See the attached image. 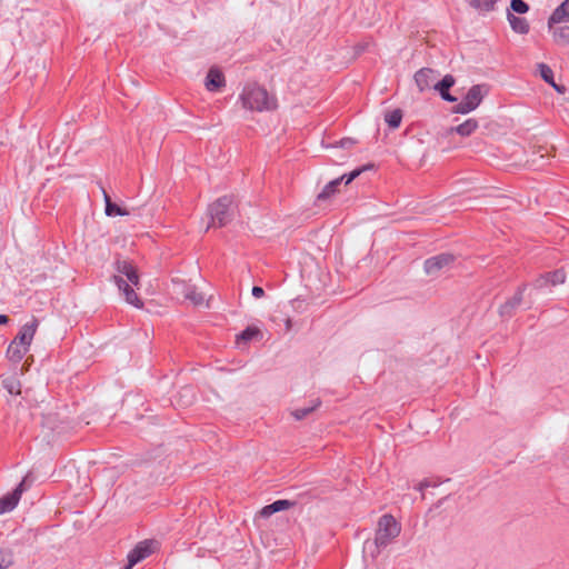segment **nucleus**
Segmentation results:
<instances>
[{"label": "nucleus", "mask_w": 569, "mask_h": 569, "mask_svg": "<svg viewBox=\"0 0 569 569\" xmlns=\"http://www.w3.org/2000/svg\"><path fill=\"white\" fill-rule=\"evenodd\" d=\"M296 505V501H292V500H287V499H283V500H277L268 506H264L261 510H260V515L261 517L263 518H268L270 517L271 515L276 513V512H279V511H282V510H287L291 507H293Z\"/></svg>", "instance_id": "4468645a"}, {"label": "nucleus", "mask_w": 569, "mask_h": 569, "mask_svg": "<svg viewBox=\"0 0 569 569\" xmlns=\"http://www.w3.org/2000/svg\"><path fill=\"white\" fill-rule=\"evenodd\" d=\"M552 32L553 40L559 46H569V26H560L549 28Z\"/></svg>", "instance_id": "412c9836"}, {"label": "nucleus", "mask_w": 569, "mask_h": 569, "mask_svg": "<svg viewBox=\"0 0 569 569\" xmlns=\"http://www.w3.org/2000/svg\"><path fill=\"white\" fill-rule=\"evenodd\" d=\"M261 337V331L257 327H248L240 335L237 336V345L240 347L249 341Z\"/></svg>", "instance_id": "4be33fe9"}, {"label": "nucleus", "mask_w": 569, "mask_h": 569, "mask_svg": "<svg viewBox=\"0 0 569 569\" xmlns=\"http://www.w3.org/2000/svg\"><path fill=\"white\" fill-rule=\"evenodd\" d=\"M116 274L112 277L113 282L122 293L127 303L136 308H142L143 303L136 293L134 288L140 286V276L137 267L129 260L117 259L114 261Z\"/></svg>", "instance_id": "f257e3e1"}, {"label": "nucleus", "mask_w": 569, "mask_h": 569, "mask_svg": "<svg viewBox=\"0 0 569 569\" xmlns=\"http://www.w3.org/2000/svg\"><path fill=\"white\" fill-rule=\"evenodd\" d=\"M3 387L10 395H19L20 389V382L14 379H7L3 381Z\"/></svg>", "instance_id": "c756f323"}, {"label": "nucleus", "mask_w": 569, "mask_h": 569, "mask_svg": "<svg viewBox=\"0 0 569 569\" xmlns=\"http://www.w3.org/2000/svg\"><path fill=\"white\" fill-rule=\"evenodd\" d=\"M550 84L560 93H563L566 90L563 86L557 84L555 81Z\"/></svg>", "instance_id": "c9c22d12"}, {"label": "nucleus", "mask_w": 569, "mask_h": 569, "mask_svg": "<svg viewBox=\"0 0 569 569\" xmlns=\"http://www.w3.org/2000/svg\"><path fill=\"white\" fill-rule=\"evenodd\" d=\"M8 321H9L8 316L0 315V325H6V323H8Z\"/></svg>", "instance_id": "4c0bfd02"}, {"label": "nucleus", "mask_w": 569, "mask_h": 569, "mask_svg": "<svg viewBox=\"0 0 569 569\" xmlns=\"http://www.w3.org/2000/svg\"><path fill=\"white\" fill-rule=\"evenodd\" d=\"M400 533V527L396 519L390 515L380 518L378 529L375 537V546L377 549L387 547ZM379 552V550H377Z\"/></svg>", "instance_id": "7ed1b4c3"}, {"label": "nucleus", "mask_w": 569, "mask_h": 569, "mask_svg": "<svg viewBox=\"0 0 569 569\" xmlns=\"http://www.w3.org/2000/svg\"><path fill=\"white\" fill-rule=\"evenodd\" d=\"M264 295V290L261 287L254 286L252 288V296L254 298H261Z\"/></svg>", "instance_id": "72a5a7b5"}, {"label": "nucleus", "mask_w": 569, "mask_h": 569, "mask_svg": "<svg viewBox=\"0 0 569 569\" xmlns=\"http://www.w3.org/2000/svg\"><path fill=\"white\" fill-rule=\"evenodd\" d=\"M242 107L250 111H271L277 108V100L266 88L257 83H248L240 93Z\"/></svg>", "instance_id": "f03ea898"}, {"label": "nucleus", "mask_w": 569, "mask_h": 569, "mask_svg": "<svg viewBox=\"0 0 569 569\" xmlns=\"http://www.w3.org/2000/svg\"><path fill=\"white\" fill-rule=\"evenodd\" d=\"M547 274L549 276L551 286L561 284L566 281V273L562 269L556 270L553 272H548Z\"/></svg>", "instance_id": "c85d7f7f"}, {"label": "nucleus", "mask_w": 569, "mask_h": 569, "mask_svg": "<svg viewBox=\"0 0 569 569\" xmlns=\"http://www.w3.org/2000/svg\"><path fill=\"white\" fill-rule=\"evenodd\" d=\"M525 288V286L520 287L518 291L515 293V296L500 307L499 313L502 317L511 316L512 311L520 306Z\"/></svg>", "instance_id": "a211bd4d"}, {"label": "nucleus", "mask_w": 569, "mask_h": 569, "mask_svg": "<svg viewBox=\"0 0 569 569\" xmlns=\"http://www.w3.org/2000/svg\"><path fill=\"white\" fill-rule=\"evenodd\" d=\"M486 92L487 91L485 90L483 86H481V84L472 86L468 90L463 100H466L468 102V104L471 106V108L475 110L481 103Z\"/></svg>", "instance_id": "f3484780"}, {"label": "nucleus", "mask_w": 569, "mask_h": 569, "mask_svg": "<svg viewBox=\"0 0 569 569\" xmlns=\"http://www.w3.org/2000/svg\"><path fill=\"white\" fill-rule=\"evenodd\" d=\"M439 77V72L430 69L422 68L415 73V81L420 92L433 88V84L437 83V79Z\"/></svg>", "instance_id": "0eeeda50"}, {"label": "nucleus", "mask_w": 569, "mask_h": 569, "mask_svg": "<svg viewBox=\"0 0 569 569\" xmlns=\"http://www.w3.org/2000/svg\"><path fill=\"white\" fill-rule=\"evenodd\" d=\"M24 480L19 483V486L10 493L3 496L0 499V515L9 512L14 509L18 505L21 495L23 492Z\"/></svg>", "instance_id": "9b49d317"}, {"label": "nucleus", "mask_w": 569, "mask_h": 569, "mask_svg": "<svg viewBox=\"0 0 569 569\" xmlns=\"http://www.w3.org/2000/svg\"><path fill=\"white\" fill-rule=\"evenodd\" d=\"M456 79L451 74H446L440 81L433 84V89L439 92L440 97L448 102H456L457 98L449 93V89L453 87Z\"/></svg>", "instance_id": "f8f14e48"}, {"label": "nucleus", "mask_w": 569, "mask_h": 569, "mask_svg": "<svg viewBox=\"0 0 569 569\" xmlns=\"http://www.w3.org/2000/svg\"><path fill=\"white\" fill-rule=\"evenodd\" d=\"M508 20L513 31L526 34L529 31V24L523 18L516 17L512 13H508Z\"/></svg>", "instance_id": "5701e85b"}, {"label": "nucleus", "mask_w": 569, "mask_h": 569, "mask_svg": "<svg viewBox=\"0 0 569 569\" xmlns=\"http://www.w3.org/2000/svg\"><path fill=\"white\" fill-rule=\"evenodd\" d=\"M478 121L476 119L470 118L459 126L449 128L447 130V134L449 136L456 132L461 137H469L478 129Z\"/></svg>", "instance_id": "dca6fc26"}, {"label": "nucleus", "mask_w": 569, "mask_h": 569, "mask_svg": "<svg viewBox=\"0 0 569 569\" xmlns=\"http://www.w3.org/2000/svg\"><path fill=\"white\" fill-rule=\"evenodd\" d=\"M204 86L208 91H219L226 86L223 73L217 68H211L206 77Z\"/></svg>", "instance_id": "ddd939ff"}, {"label": "nucleus", "mask_w": 569, "mask_h": 569, "mask_svg": "<svg viewBox=\"0 0 569 569\" xmlns=\"http://www.w3.org/2000/svg\"><path fill=\"white\" fill-rule=\"evenodd\" d=\"M38 326V320L36 318H32L30 322H27L21 327L14 340L18 341L19 345L26 347L29 350L33 337L37 332Z\"/></svg>", "instance_id": "9d476101"}, {"label": "nucleus", "mask_w": 569, "mask_h": 569, "mask_svg": "<svg viewBox=\"0 0 569 569\" xmlns=\"http://www.w3.org/2000/svg\"><path fill=\"white\" fill-rule=\"evenodd\" d=\"M569 21V0H565L560 6H558L548 20L549 28H552V24L567 22Z\"/></svg>", "instance_id": "2eb2a0df"}, {"label": "nucleus", "mask_w": 569, "mask_h": 569, "mask_svg": "<svg viewBox=\"0 0 569 569\" xmlns=\"http://www.w3.org/2000/svg\"><path fill=\"white\" fill-rule=\"evenodd\" d=\"M103 199H104V203H106L104 211L108 217L128 216L129 214L128 210H126L124 208H121L117 203L112 202L110 196L104 190H103Z\"/></svg>", "instance_id": "aec40b11"}, {"label": "nucleus", "mask_w": 569, "mask_h": 569, "mask_svg": "<svg viewBox=\"0 0 569 569\" xmlns=\"http://www.w3.org/2000/svg\"><path fill=\"white\" fill-rule=\"evenodd\" d=\"M320 400L316 399L312 401V405L306 408H299L291 412L296 420H301L310 415L313 410H316L320 406Z\"/></svg>", "instance_id": "b1692460"}, {"label": "nucleus", "mask_w": 569, "mask_h": 569, "mask_svg": "<svg viewBox=\"0 0 569 569\" xmlns=\"http://www.w3.org/2000/svg\"><path fill=\"white\" fill-rule=\"evenodd\" d=\"M538 71H539L540 77L547 83L550 84V83L553 82V71L551 70V68L549 66H547L546 63H539L538 64Z\"/></svg>", "instance_id": "cd10ccee"}, {"label": "nucleus", "mask_w": 569, "mask_h": 569, "mask_svg": "<svg viewBox=\"0 0 569 569\" xmlns=\"http://www.w3.org/2000/svg\"><path fill=\"white\" fill-rule=\"evenodd\" d=\"M473 111V109L471 108V106L468 104V102L466 100L462 99V101L460 103H458L457 106H455L452 108V112L453 113H461V114H467L469 112Z\"/></svg>", "instance_id": "2f4dec72"}, {"label": "nucleus", "mask_w": 569, "mask_h": 569, "mask_svg": "<svg viewBox=\"0 0 569 569\" xmlns=\"http://www.w3.org/2000/svg\"><path fill=\"white\" fill-rule=\"evenodd\" d=\"M353 143V141L351 139H342L340 142H339V146L341 148H347L349 146H351Z\"/></svg>", "instance_id": "f704fd0d"}, {"label": "nucleus", "mask_w": 569, "mask_h": 569, "mask_svg": "<svg viewBox=\"0 0 569 569\" xmlns=\"http://www.w3.org/2000/svg\"><path fill=\"white\" fill-rule=\"evenodd\" d=\"M548 284H550V279H549V276L547 273L546 274H541L533 282V287L537 288V289H542V288L547 287Z\"/></svg>", "instance_id": "473e14b6"}, {"label": "nucleus", "mask_w": 569, "mask_h": 569, "mask_svg": "<svg viewBox=\"0 0 569 569\" xmlns=\"http://www.w3.org/2000/svg\"><path fill=\"white\" fill-rule=\"evenodd\" d=\"M468 3L481 11H491L495 9V4L498 0H467Z\"/></svg>", "instance_id": "a878e982"}, {"label": "nucleus", "mask_w": 569, "mask_h": 569, "mask_svg": "<svg viewBox=\"0 0 569 569\" xmlns=\"http://www.w3.org/2000/svg\"><path fill=\"white\" fill-rule=\"evenodd\" d=\"M428 486H429L428 481H421V482L418 485L417 489H418L419 491H422V490H423L426 487H428Z\"/></svg>", "instance_id": "e433bc0d"}, {"label": "nucleus", "mask_w": 569, "mask_h": 569, "mask_svg": "<svg viewBox=\"0 0 569 569\" xmlns=\"http://www.w3.org/2000/svg\"><path fill=\"white\" fill-rule=\"evenodd\" d=\"M173 291L181 295L186 300H189L193 306H200L204 302V296L198 292L196 286L186 282L184 280L172 279Z\"/></svg>", "instance_id": "39448f33"}, {"label": "nucleus", "mask_w": 569, "mask_h": 569, "mask_svg": "<svg viewBox=\"0 0 569 569\" xmlns=\"http://www.w3.org/2000/svg\"><path fill=\"white\" fill-rule=\"evenodd\" d=\"M27 352L28 349L13 339L7 349V357L10 361L19 363Z\"/></svg>", "instance_id": "6ab92c4d"}, {"label": "nucleus", "mask_w": 569, "mask_h": 569, "mask_svg": "<svg viewBox=\"0 0 569 569\" xmlns=\"http://www.w3.org/2000/svg\"><path fill=\"white\" fill-rule=\"evenodd\" d=\"M385 120L390 128L396 129L401 123L402 111L400 109H395L386 114Z\"/></svg>", "instance_id": "393cba45"}, {"label": "nucleus", "mask_w": 569, "mask_h": 569, "mask_svg": "<svg viewBox=\"0 0 569 569\" xmlns=\"http://www.w3.org/2000/svg\"><path fill=\"white\" fill-rule=\"evenodd\" d=\"M13 563V555L11 550H0V569H8Z\"/></svg>", "instance_id": "bb28decb"}, {"label": "nucleus", "mask_w": 569, "mask_h": 569, "mask_svg": "<svg viewBox=\"0 0 569 569\" xmlns=\"http://www.w3.org/2000/svg\"><path fill=\"white\" fill-rule=\"evenodd\" d=\"M453 256L449 253H441L425 262V270L428 274H437L439 271L451 264Z\"/></svg>", "instance_id": "1a4fd4ad"}, {"label": "nucleus", "mask_w": 569, "mask_h": 569, "mask_svg": "<svg viewBox=\"0 0 569 569\" xmlns=\"http://www.w3.org/2000/svg\"><path fill=\"white\" fill-rule=\"evenodd\" d=\"M369 166H363L362 168L356 169L351 171L349 174H343L340 178H337L329 183L325 186L322 191L318 194L317 200L318 201H325L329 199L332 194L337 192L338 187L342 181H345V184H349L351 181H353L357 177L361 174L365 170H367Z\"/></svg>", "instance_id": "423d86ee"}, {"label": "nucleus", "mask_w": 569, "mask_h": 569, "mask_svg": "<svg viewBox=\"0 0 569 569\" xmlns=\"http://www.w3.org/2000/svg\"><path fill=\"white\" fill-rule=\"evenodd\" d=\"M511 9L517 13H526L529 6L523 0H511Z\"/></svg>", "instance_id": "7c9ffc66"}, {"label": "nucleus", "mask_w": 569, "mask_h": 569, "mask_svg": "<svg viewBox=\"0 0 569 569\" xmlns=\"http://www.w3.org/2000/svg\"><path fill=\"white\" fill-rule=\"evenodd\" d=\"M231 203L232 199L228 196H224L219 198L209 207L212 226L223 227L230 221L231 216L229 210Z\"/></svg>", "instance_id": "20e7f679"}, {"label": "nucleus", "mask_w": 569, "mask_h": 569, "mask_svg": "<svg viewBox=\"0 0 569 569\" xmlns=\"http://www.w3.org/2000/svg\"><path fill=\"white\" fill-rule=\"evenodd\" d=\"M152 541H141L139 542L133 550H131L128 555V565L124 569H131L134 565L147 558L152 553Z\"/></svg>", "instance_id": "6e6552de"}]
</instances>
